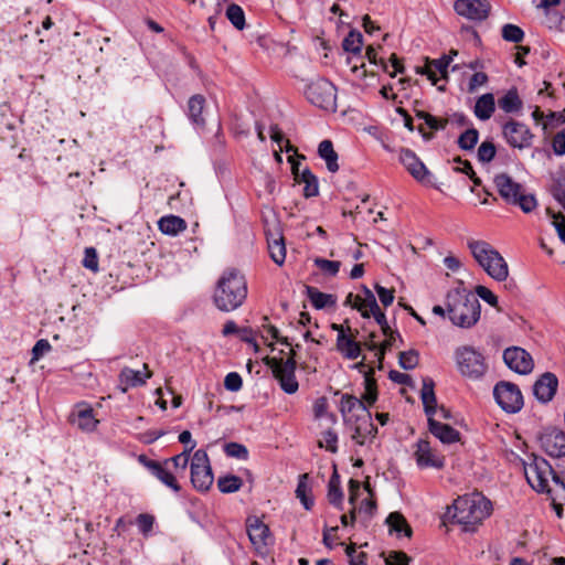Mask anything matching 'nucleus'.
<instances>
[{"label": "nucleus", "mask_w": 565, "mask_h": 565, "mask_svg": "<svg viewBox=\"0 0 565 565\" xmlns=\"http://www.w3.org/2000/svg\"><path fill=\"white\" fill-rule=\"evenodd\" d=\"M247 297L245 277L236 269L225 270L218 278L213 302L223 312H231L239 308Z\"/></svg>", "instance_id": "f257e3e1"}, {"label": "nucleus", "mask_w": 565, "mask_h": 565, "mask_svg": "<svg viewBox=\"0 0 565 565\" xmlns=\"http://www.w3.org/2000/svg\"><path fill=\"white\" fill-rule=\"evenodd\" d=\"M446 307L449 320L460 328H470L480 319V302L465 287H457L447 292Z\"/></svg>", "instance_id": "f03ea898"}, {"label": "nucleus", "mask_w": 565, "mask_h": 565, "mask_svg": "<svg viewBox=\"0 0 565 565\" xmlns=\"http://www.w3.org/2000/svg\"><path fill=\"white\" fill-rule=\"evenodd\" d=\"M491 509V501L482 494H466L454 501L451 519L463 525L466 531H473L476 525L490 515Z\"/></svg>", "instance_id": "7ed1b4c3"}, {"label": "nucleus", "mask_w": 565, "mask_h": 565, "mask_svg": "<svg viewBox=\"0 0 565 565\" xmlns=\"http://www.w3.org/2000/svg\"><path fill=\"white\" fill-rule=\"evenodd\" d=\"M468 247L476 262L494 280L503 281L509 276L508 264L502 255L486 241H468Z\"/></svg>", "instance_id": "20e7f679"}, {"label": "nucleus", "mask_w": 565, "mask_h": 565, "mask_svg": "<svg viewBox=\"0 0 565 565\" xmlns=\"http://www.w3.org/2000/svg\"><path fill=\"white\" fill-rule=\"evenodd\" d=\"M493 182L507 204L519 206L524 213H531L536 209L537 200L535 195L526 193L524 186L515 182L509 174H497Z\"/></svg>", "instance_id": "39448f33"}, {"label": "nucleus", "mask_w": 565, "mask_h": 565, "mask_svg": "<svg viewBox=\"0 0 565 565\" xmlns=\"http://www.w3.org/2000/svg\"><path fill=\"white\" fill-rule=\"evenodd\" d=\"M455 360L459 373L470 380H480L488 370L483 354L471 345L457 348Z\"/></svg>", "instance_id": "423d86ee"}, {"label": "nucleus", "mask_w": 565, "mask_h": 565, "mask_svg": "<svg viewBox=\"0 0 565 565\" xmlns=\"http://www.w3.org/2000/svg\"><path fill=\"white\" fill-rule=\"evenodd\" d=\"M305 95L313 106L331 113L337 111V88L327 78L319 77L310 82Z\"/></svg>", "instance_id": "0eeeda50"}, {"label": "nucleus", "mask_w": 565, "mask_h": 565, "mask_svg": "<svg viewBox=\"0 0 565 565\" xmlns=\"http://www.w3.org/2000/svg\"><path fill=\"white\" fill-rule=\"evenodd\" d=\"M265 363L271 369L274 377L286 394L291 395L298 391L299 383L296 379L297 362L294 358H288L287 360L266 358Z\"/></svg>", "instance_id": "6e6552de"}, {"label": "nucleus", "mask_w": 565, "mask_h": 565, "mask_svg": "<svg viewBox=\"0 0 565 565\" xmlns=\"http://www.w3.org/2000/svg\"><path fill=\"white\" fill-rule=\"evenodd\" d=\"M524 475L529 484L541 493L552 494V489L548 486L553 468L550 462L542 457H534L533 460L524 466Z\"/></svg>", "instance_id": "1a4fd4ad"}, {"label": "nucleus", "mask_w": 565, "mask_h": 565, "mask_svg": "<svg viewBox=\"0 0 565 565\" xmlns=\"http://www.w3.org/2000/svg\"><path fill=\"white\" fill-rule=\"evenodd\" d=\"M191 482L199 491H207L213 483V472L207 454L203 449L194 451L191 458Z\"/></svg>", "instance_id": "9d476101"}, {"label": "nucleus", "mask_w": 565, "mask_h": 565, "mask_svg": "<svg viewBox=\"0 0 565 565\" xmlns=\"http://www.w3.org/2000/svg\"><path fill=\"white\" fill-rule=\"evenodd\" d=\"M493 396L498 405L509 414H515L523 407V395L518 385L501 381L493 388Z\"/></svg>", "instance_id": "9b49d317"}, {"label": "nucleus", "mask_w": 565, "mask_h": 565, "mask_svg": "<svg viewBox=\"0 0 565 565\" xmlns=\"http://www.w3.org/2000/svg\"><path fill=\"white\" fill-rule=\"evenodd\" d=\"M502 135L509 146L520 150L530 148L534 139L530 128L514 119H510L502 126Z\"/></svg>", "instance_id": "f8f14e48"}, {"label": "nucleus", "mask_w": 565, "mask_h": 565, "mask_svg": "<svg viewBox=\"0 0 565 565\" xmlns=\"http://www.w3.org/2000/svg\"><path fill=\"white\" fill-rule=\"evenodd\" d=\"M541 448L553 458L565 457V431L557 427H545L539 434Z\"/></svg>", "instance_id": "ddd939ff"}, {"label": "nucleus", "mask_w": 565, "mask_h": 565, "mask_svg": "<svg viewBox=\"0 0 565 565\" xmlns=\"http://www.w3.org/2000/svg\"><path fill=\"white\" fill-rule=\"evenodd\" d=\"M455 12L470 21H484L490 13L491 6L488 0H456Z\"/></svg>", "instance_id": "4468645a"}, {"label": "nucleus", "mask_w": 565, "mask_h": 565, "mask_svg": "<svg viewBox=\"0 0 565 565\" xmlns=\"http://www.w3.org/2000/svg\"><path fill=\"white\" fill-rule=\"evenodd\" d=\"M414 459L419 469L435 468L443 469L445 467V458L438 455L426 439H419L414 445Z\"/></svg>", "instance_id": "2eb2a0df"}, {"label": "nucleus", "mask_w": 565, "mask_h": 565, "mask_svg": "<svg viewBox=\"0 0 565 565\" xmlns=\"http://www.w3.org/2000/svg\"><path fill=\"white\" fill-rule=\"evenodd\" d=\"M398 160L416 181L424 184L430 183L429 170L413 150L402 148Z\"/></svg>", "instance_id": "dca6fc26"}, {"label": "nucleus", "mask_w": 565, "mask_h": 565, "mask_svg": "<svg viewBox=\"0 0 565 565\" xmlns=\"http://www.w3.org/2000/svg\"><path fill=\"white\" fill-rule=\"evenodd\" d=\"M503 361L510 370L519 374H529L534 366L530 353L519 347L505 349L503 351Z\"/></svg>", "instance_id": "f3484780"}, {"label": "nucleus", "mask_w": 565, "mask_h": 565, "mask_svg": "<svg viewBox=\"0 0 565 565\" xmlns=\"http://www.w3.org/2000/svg\"><path fill=\"white\" fill-rule=\"evenodd\" d=\"M247 534L257 554L265 555L270 539L269 527L258 518H249L247 520Z\"/></svg>", "instance_id": "a211bd4d"}, {"label": "nucleus", "mask_w": 565, "mask_h": 565, "mask_svg": "<svg viewBox=\"0 0 565 565\" xmlns=\"http://www.w3.org/2000/svg\"><path fill=\"white\" fill-rule=\"evenodd\" d=\"M138 461L142 463L152 476H154L158 480H160L168 488L173 490L174 492H180L181 487L178 483L175 477L169 471V466L163 462H159L152 459H149L146 455H140Z\"/></svg>", "instance_id": "6ab92c4d"}, {"label": "nucleus", "mask_w": 565, "mask_h": 565, "mask_svg": "<svg viewBox=\"0 0 565 565\" xmlns=\"http://www.w3.org/2000/svg\"><path fill=\"white\" fill-rule=\"evenodd\" d=\"M70 422L85 433H93L99 423L94 416L92 406L84 402L75 405L70 415Z\"/></svg>", "instance_id": "aec40b11"}, {"label": "nucleus", "mask_w": 565, "mask_h": 565, "mask_svg": "<svg viewBox=\"0 0 565 565\" xmlns=\"http://www.w3.org/2000/svg\"><path fill=\"white\" fill-rule=\"evenodd\" d=\"M558 386L557 376L554 373H543L533 385V394L541 403H548L554 397Z\"/></svg>", "instance_id": "412c9836"}, {"label": "nucleus", "mask_w": 565, "mask_h": 565, "mask_svg": "<svg viewBox=\"0 0 565 565\" xmlns=\"http://www.w3.org/2000/svg\"><path fill=\"white\" fill-rule=\"evenodd\" d=\"M369 412L366 404L354 395L343 394L341 396L340 413L345 422L351 423L353 418L356 420V415L363 416Z\"/></svg>", "instance_id": "4be33fe9"}, {"label": "nucleus", "mask_w": 565, "mask_h": 565, "mask_svg": "<svg viewBox=\"0 0 565 565\" xmlns=\"http://www.w3.org/2000/svg\"><path fill=\"white\" fill-rule=\"evenodd\" d=\"M354 433L352 438L359 445H364L367 439L375 438L377 434V428L372 423V416L369 412L363 416L356 415V420H354Z\"/></svg>", "instance_id": "5701e85b"}, {"label": "nucleus", "mask_w": 565, "mask_h": 565, "mask_svg": "<svg viewBox=\"0 0 565 565\" xmlns=\"http://www.w3.org/2000/svg\"><path fill=\"white\" fill-rule=\"evenodd\" d=\"M428 417L429 431L438 438L443 444H452L460 439V433L448 424H443L434 418Z\"/></svg>", "instance_id": "b1692460"}, {"label": "nucleus", "mask_w": 565, "mask_h": 565, "mask_svg": "<svg viewBox=\"0 0 565 565\" xmlns=\"http://www.w3.org/2000/svg\"><path fill=\"white\" fill-rule=\"evenodd\" d=\"M337 350L349 360H355L361 355L360 343L347 335L344 331L337 337Z\"/></svg>", "instance_id": "393cba45"}, {"label": "nucleus", "mask_w": 565, "mask_h": 565, "mask_svg": "<svg viewBox=\"0 0 565 565\" xmlns=\"http://www.w3.org/2000/svg\"><path fill=\"white\" fill-rule=\"evenodd\" d=\"M434 387L435 383L430 377H425L423 380L420 398L424 405L425 414L427 416H434L437 412V399Z\"/></svg>", "instance_id": "a878e982"}, {"label": "nucleus", "mask_w": 565, "mask_h": 565, "mask_svg": "<svg viewBox=\"0 0 565 565\" xmlns=\"http://www.w3.org/2000/svg\"><path fill=\"white\" fill-rule=\"evenodd\" d=\"M295 180L303 183V195L306 198L317 196L319 194V183L317 177L308 169H303L301 173L298 172L297 167L292 168Z\"/></svg>", "instance_id": "bb28decb"}, {"label": "nucleus", "mask_w": 565, "mask_h": 565, "mask_svg": "<svg viewBox=\"0 0 565 565\" xmlns=\"http://www.w3.org/2000/svg\"><path fill=\"white\" fill-rule=\"evenodd\" d=\"M159 230L169 236H177L186 230V222L178 215H166L158 221Z\"/></svg>", "instance_id": "cd10ccee"}, {"label": "nucleus", "mask_w": 565, "mask_h": 565, "mask_svg": "<svg viewBox=\"0 0 565 565\" xmlns=\"http://www.w3.org/2000/svg\"><path fill=\"white\" fill-rule=\"evenodd\" d=\"M494 110H495V100H494L493 94H491V93L481 95L477 99L475 107H473L475 116L482 121L490 119L492 117Z\"/></svg>", "instance_id": "c85d7f7f"}, {"label": "nucleus", "mask_w": 565, "mask_h": 565, "mask_svg": "<svg viewBox=\"0 0 565 565\" xmlns=\"http://www.w3.org/2000/svg\"><path fill=\"white\" fill-rule=\"evenodd\" d=\"M204 105L205 98L200 94L193 95L188 102V117L195 126L203 127L205 125V119L202 116Z\"/></svg>", "instance_id": "c756f323"}, {"label": "nucleus", "mask_w": 565, "mask_h": 565, "mask_svg": "<svg viewBox=\"0 0 565 565\" xmlns=\"http://www.w3.org/2000/svg\"><path fill=\"white\" fill-rule=\"evenodd\" d=\"M451 61V55H443L441 57L431 61L426 70L422 73L426 74L428 79L431 81L434 85H436L438 82L436 73L439 72L441 77L447 78L448 67Z\"/></svg>", "instance_id": "7c9ffc66"}, {"label": "nucleus", "mask_w": 565, "mask_h": 565, "mask_svg": "<svg viewBox=\"0 0 565 565\" xmlns=\"http://www.w3.org/2000/svg\"><path fill=\"white\" fill-rule=\"evenodd\" d=\"M386 524L391 534L395 533L398 537L412 536V527L407 523L406 519L399 512H392L386 518Z\"/></svg>", "instance_id": "2f4dec72"}, {"label": "nucleus", "mask_w": 565, "mask_h": 565, "mask_svg": "<svg viewBox=\"0 0 565 565\" xmlns=\"http://www.w3.org/2000/svg\"><path fill=\"white\" fill-rule=\"evenodd\" d=\"M306 290L311 305L318 310L333 307L337 303V297L334 295L322 292L312 286H307Z\"/></svg>", "instance_id": "473e14b6"}, {"label": "nucleus", "mask_w": 565, "mask_h": 565, "mask_svg": "<svg viewBox=\"0 0 565 565\" xmlns=\"http://www.w3.org/2000/svg\"><path fill=\"white\" fill-rule=\"evenodd\" d=\"M327 497L330 504L340 510L343 509V491L341 489L340 476L335 468L328 482Z\"/></svg>", "instance_id": "72a5a7b5"}, {"label": "nucleus", "mask_w": 565, "mask_h": 565, "mask_svg": "<svg viewBox=\"0 0 565 565\" xmlns=\"http://www.w3.org/2000/svg\"><path fill=\"white\" fill-rule=\"evenodd\" d=\"M151 377V373H147L142 376L140 371H135L130 367H124L119 374L120 384H124L122 392H127L128 387L142 386L146 383V379Z\"/></svg>", "instance_id": "f704fd0d"}, {"label": "nucleus", "mask_w": 565, "mask_h": 565, "mask_svg": "<svg viewBox=\"0 0 565 565\" xmlns=\"http://www.w3.org/2000/svg\"><path fill=\"white\" fill-rule=\"evenodd\" d=\"M318 153L321 159L326 161L327 169L334 173L339 170L338 153L333 149L331 140H322L318 147Z\"/></svg>", "instance_id": "c9c22d12"}, {"label": "nucleus", "mask_w": 565, "mask_h": 565, "mask_svg": "<svg viewBox=\"0 0 565 565\" xmlns=\"http://www.w3.org/2000/svg\"><path fill=\"white\" fill-rule=\"evenodd\" d=\"M308 480H309L308 473H302L299 476L298 484L296 488V497L300 500L303 508L309 511L312 509L315 501H313L312 497H310L311 487L308 483Z\"/></svg>", "instance_id": "e433bc0d"}, {"label": "nucleus", "mask_w": 565, "mask_h": 565, "mask_svg": "<svg viewBox=\"0 0 565 565\" xmlns=\"http://www.w3.org/2000/svg\"><path fill=\"white\" fill-rule=\"evenodd\" d=\"M498 105L504 113L511 114L520 111L523 103L518 90L515 88H511L501 98H499Z\"/></svg>", "instance_id": "4c0bfd02"}, {"label": "nucleus", "mask_w": 565, "mask_h": 565, "mask_svg": "<svg viewBox=\"0 0 565 565\" xmlns=\"http://www.w3.org/2000/svg\"><path fill=\"white\" fill-rule=\"evenodd\" d=\"M352 308L360 311L363 318L369 319L371 317V313L375 310H379L380 307L377 305L374 294H370L367 299H362L361 296L356 295Z\"/></svg>", "instance_id": "58836bf2"}, {"label": "nucleus", "mask_w": 565, "mask_h": 565, "mask_svg": "<svg viewBox=\"0 0 565 565\" xmlns=\"http://www.w3.org/2000/svg\"><path fill=\"white\" fill-rule=\"evenodd\" d=\"M373 371L366 373L364 376V393L362 394V399L366 406H372L377 401V385L376 381L373 377Z\"/></svg>", "instance_id": "ea45409f"}, {"label": "nucleus", "mask_w": 565, "mask_h": 565, "mask_svg": "<svg viewBox=\"0 0 565 565\" xmlns=\"http://www.w3.org/2000/svg\"><path fill=\"white\" fill-rule=\"evenodd\" d=\"M268 250L270 258L275 264L281 266L286 259V245L284 242V237L279 236L273 241L268 239Z\"/></svg>", "instance_id": "a19ab883"}, {"label": "nucleus", "mask_w": 565, "mask_h": 565, "mask_svg": "<svg viewBox=\"0 0 565 565\" xmlns=\"http://www.w3.org/2000/svg\"><path fill=\"white\" fill-rule=\"evenodd\" d=\"M242 484V479L234 475L220 477L217 480V488L222 493H234L241 489Z\"/></svg>", "instance_id": "79ce46f5"}, {"label": "nucleus", "mask_w": 565, "mask_h": 565, "mask_svg": "<svg viewBox=\"0 0 565 565\" xmlns=\"http://www.w3.org/2000/svg\"><path fill=\"white\" fill-rule=\"evenodd\" d=\"M362 45L363 36L359 31H350L342 42L343 50L353 54H360Z\"/></svg>", "instance_id": "37998d69"}, {"label": "nucleus", "mask_w": 565, "mask_h": 565, "mask_svg": "<svg viewBox=\"0 0 565 565\" xmlns=\"http://www.w3.org/2000/svg\"><path fill=\"white\" fill-rule=\"evenodd\" d=\"M195 445L196 444L193 443L190 447H185L181 454L164 460V465L166 466L173 465V467L177 470L184 471L189 465L190 454L195 448Z\"/></svg>", "instance_id": "c03bdc74"}, {"label": "nucleus", "mask_w": 565, "mask_h": 565, "mask_svg": "<svg viewBox=\"0 0 565 565\" xmlns=\"http://www.w3.org/2000/svg\"><path fill=\"white\" fill-rule=\"evenodd\" d=\"M226 18L237 30L245 28V13L238 4L232 3L227 7Z\"/></svg>", "instance_id": "a18cd8bd"}, {"label": "nucleus", "mask_w": 565, "mask_h": 565, "mask_svg": "<svg viewBox=\"0 0 565 565\" xmlns=\"http://www.w3.org/2000/svg\"><path fill=\"white\" fill-rule=\"evenodd\" d=\"M502 39L511 43H520L524 39V31L512 23H507L501 29Z\"/></svg>", "instance_id": "49530a36"}, {"label": "nucleus", "mask_w": 565, "mask_h": 565, "mask_svg": "<svg viewBox=\"0 0 565 565\" xmlns=\"http://www.w3.org/2000/svg\"><path fill=\"white\" fill-rule=\"evenodd\" d=\"M479 140V132L476 128L470 127L458 138V146L462 150H472Z\"/></svg>", "instance_id": "de8ad7c7"}, {"label": "nucleus", "mask_w": 565, "mask_h": 565, "mask_svg": "<svg viewBox=\"0 0 565 565\" xmlns=\"http://www.w3.org/2000/svg\"><path fill=\"white\" fill-rule=\"evenodd\" d=\"M385 335V340L380 345L379 352L376 353L377 360L380 365L382 364L384 360V355L386 351L391 350V348L394 345L395 341L398 339L402 342V338L398 331L390 329L387 333H383Z\"/></svg>", "instance_id": "09e8293b"}, {"label": "nucleus", "mask_w": 565, "mask_h": 565, "mask_svg": "<svg viewBox=\"0 0 565 565\" xmlns=\"http://www.w3.org/2000/svg\"><path fill=\"white\" fill-rule=\"evenodd\" d=\"M319 447L326 448L328 451L334 454L338 451V435L332 429H327L321 433L319 439Z\"/></svg>", "instance_id": "8fccbe9b"}, {"label": "nucleus", "mask_w": 565, "mask_h": 565, "mask_svg": "<svg viewBox=\"0 0 565 565\" xmlns=\"http://www.w3.org/2000/svg\"><path fill=\"white\" fill-rule=\"evenodd\" d=\"M419 354L416 350H408L399 353L398 363L404 370H413L417 366Z\"/></svg>", "instance_id": "3c124183"}, {"label": "nucleus", "mask_w": 565, "mask_h": 565, "mask_svg": "<svg viewBox=\"0 0 565 565\" xmlns=\"http://www.w3.org/2000/svg\"><path fill=\"white\" fill-rule=\"evenodd\" d=\"M224 452L227 457L246 460L248 458V450L243 444L228 443L224 446Z\"/></svg>", "instance_id": "603ef678"}, {"label": "nucleus", "mask_w": 565, "mask_h": 565, "mask_svg": "<svg viewBox=\"0 0 565 565\" xmlns=\"http://www.w3.org/2000/svg\"><path fill=\"white\" fill-rule=\"evenodd\" d=\"M497 149L493 142L483 141L478 148V160L483 163H488L495 157Z\"/></svg>", "instance_id": "864d4df0"}, {"label": "nucleus", "mask_w": 565, "mask_h": 565, "mask_svg": "<svg viewBox=\"0 0 565 565\" xmlns=\"http://www.w3.org/2000/svg\"><path fill=\"white\" fill-rule=\"evenodd\" d=\"M315 264L318 268H320L323 273L328 274L329 276H335L339 270L341 263L337 260H329L324 258H317L315 260Z\"/></svg>", "instance_id": "5fc2aeb1"}, {"label": "nucleus", "mask_w": 565, "mask_h": 565, "mask_svg": "<svg viewBox=\"0 0 565 565\" xmlns=\"http://www.w3.org/2000/svg\"><path fill=\"white\" fill-rule=\"evenodd\" d=\"M263 324L262 327L264 328V330L267 332V335H263V338L267 339L268 337H270L271 339H275L277 340L278 342L285 344V345H290L291 343L289 342L288 338L286 337H280L279 334V330L275 327V326H271V324H267V321H268V317H263Z\"/></svg>", "instance_id": "6e6d98bb"}, {"label": "nucleus", "mask_w": 565, "mask_h": 565, "mask_svg": "<svg viewBox=\"0 0 565 565\" xmlns=\"http://www.w3.org/2000/svg\"><path fill=\"white\" fill-rule=\"evenodd\" d=\"M552 195L558 202L565 201V175H559L553 181Z\"/></svg>", "instance_id": "4d7b16f0"}, {"label": "nucleus", "mask_w": 565, "mask_h": 565, "mask_svg": "<svg viewBox=\"0 0 565 565\" xmlns=\"http://www.w3.org/2000/svg\"><path fill=\"white\" fill-rule=\"evenodd\" d=\"M136 523L139 531L143 535H148L152 531L154 518L151 514L141 513L137 516Z\"/></svg>", "instance_id": "13d9d810"}, {"label": "nucleus", "mask_w": 565, "mask_h": 565, "mask_svg": "<svg viewBox=\"0 0 565 565\" xmlns=\"http://www.w3.org/2000/svg\"><path fill=\"white\" fill-rule=\"evenodd\" d=\"M243 386L242 376L237 372H230L224 380V387L230 392H238Z\"/></svg>", "instance_id": "bf43d9fd"}, {"label": "nucleus", "mask_w": 565, "mask_h": 565, "mask_svg": "<svg viewBox=\"0 0 565 565\" xmlns=\"http://www.w3.org/2000/svg\"><path fill=\"white\" fill-rule=\"evenodd\" d=\"M83 266L87 269H90L93 271L98 270V257L95 248L87 247L85 249V256L83 259Z\"/></svg>", "instance_id": "052dcab7"}, {"label": "nucleus", "mask_w": 565, "mask_h": 565, "mask_svg": "<svg viewBox=\"0 0 565 565\" xmlns=\"http://www.w3.org/2000/svg\"><path fill=\"white\" fill-rule=\"evenodd\" d=\"M376 292H377V296L380 298V301L382 302V305L384 307H388L393 303L394 301V290L393 289H387L379 284H376L374 286Z\"/></svg>", "instance_id": "680f3d73"}, {"label": "nucleus", "mask_w": 565, "mask_h": 565, "mask_svg": "<svg viewBox=\"0 0 565 565\" xmlns=\"http://www.w3.org/2000/svg\"><path fill=\"white\" fill-rule=\"evenodd\" d=\"M476 294L490 306H498V297L489 288L479 285L476 287Z\"/></svg>", "instance_id": "e2e57ef3"}, {"label": "nucleus", "mask_w": 565, "mask_h": 565, "mask_svg": "<svg viewBox=\"0 0 565 565\" xmlns=\"http://www.w3.org/2000/svg\"><path fill=\"white\" fill-rule=\"evenodd\" d=\"M386 565H409V557L404 552H391L385 558Z\"/></svg>", "instance_id": "0e129e2a"}, {"label": "nucleus", "mask_w": 565, "mask_h": 565, "mask_svg": "<svg viewBox=\"0 0 565 565\" xmlns=\"http://www.w3.org/2000/svg\"><path fill=\"white\" fill-rule=\"evenodd\" d=\"M488 82V75L483 72H476L469 81L468 90L473 93L478 87Z\"/></svg>", "instance_id": "69168bd1"}, {"label": "nucleus", "mask_w": 565, "mask_h": 565, "mask_svg": "<svg viewBox=\"0 0 565 565\" xmlns=\"http://www.w3.org/2000/svg\"><path fill=\"white\" fill-rule=\"evenodd\" d=\"M553 149L556 154H565V128L553 138Z\"/></svg>", "instance_id": "338daca9"}, {"label": "nucleus", "mask_w": 565, "mask_h": 565, "mask_svg": "<svg viewBox=\"0 0 565 565\" xmlns=\"http://www.w3.org/2000/svg\"><path fill=\"white\" fill-rule=\"evenodd\" d=\"M552 217L554 218L553 225L558 234L559 239L565 243V217L561 213H552Z\"/></svg>", "instance_id": "774afa93"}]
</instances>
